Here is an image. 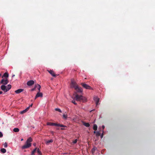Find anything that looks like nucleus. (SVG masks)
Returning <instances> with one entry per match:
<instances>
[{
	"mask_svg": "<svg viewBox=\"0 0 155 155\" xmlns=\"http://www.w3.org/2000/svg\"><path fill=\"white\" fill-rule=\"evenodd\" d=\"M3 136V134L2 133L0 132V137H2Z\"/></svg>",
	"mask_w": 155,
	"mask_h": 155,
	"instance_id": "32",
	"label": "nucleus"
},
{
	"mask_svg": "<svg viewBox=\"0 0 155 155\" xmlns=\"http://www.w3.org/2000/svg\"><path fill=\"white\" fill-rule=\"evenodd\" d=\"M94 100L96 102V106L98 104V103L99 101V98H98L96 96H95L94 97Z\"/></svg>",
	"mask_w": 155,
	"mask_h": 155,
	"instance_id": "7",
	"label": "nucleus"
},
{
	"mask_svg": "<svg viewBox=\"0 0 155 155\" xmlns=\"http://www.w3.org/2000/svg\"><path fill=\"white\" fill-rule=\"evenodd\" d=\"M37 85L36 87H37L38 89V92H40V88H41V87L40 85L38 84H37V85Z\"/></svg>",
	"mask_w": 155,
	"mask_h": 155,
	"instance_id": "17",
	"label": "nucleus"
},
{
	"mask_svg": "<svg viewBox=\"0 0 155 155\" xmlns=\"http://www.w3.org/2000/svg\"><path fill=\"white\" fill-rule=\"evenodd\" d=\"M71 87L74 88L78 92L81 93L82 91V88L78 87L77 83L73 80H71Z\"/></svg>",
	"mask_w": 155,
	"mask_h": 155,
	"instance_id": "1",
	"label": "nucleus"
},
{
	"mask_svg": "<svg viewBox=\"0 0 155 155\" xmlns=\"http://www.w3.org/2000/svg\"><path fill=\"white\" fill-rule=\"evenodd\" d=\"M1 76V74H0V77Z\"/></svg>",
	"mask_w": 155,
	"mask_h": 155,
	"instance_id": "42",
	"label": "nucleus"
},
{
	"mask_svg": "<svg viewBox=\"0 0 155 155\" xmlns=\"http://www.w3.org/2000/svg\"><path fill=\"white\" fill-rule=\"evenodd\" d=\"M53 141V140L51 139L50 140H48L46 142V143L47 144H48L52 142Z\"/></svg>",
	"mask_w": 155,
	"mask_h": 155,
	"instance_id": "19",
	"label": "nucleus"
},
{
	"mask_svg": "<svg viewBox=\"0 0 155 155\" xmlns=\"http://www.w3.org/2000/svg\"><path fill=\"white\" fill-rule=\"evenodd\" d=\"M36 87H37V85H35L34 88L31 89V91H34L35 90V89L36 88Z\"/></svg>",
	"mask_w": 155,
	"mask_h": 155,
	"instance_id": "31",
	"label": "nucleus"
},
{
	"mask_svg": "<svg viewBox=\"0 0 155 155\" xmlns=\"http://www.w3.org/2000/svg\"><path fill=\"white\" fill-rule=\"evenodd\" d=\"M47 124L48 125H50V126H57V124L54 123H52V122H48L47 123Z\"/></svg>",
	"mask_w": 155,
	"mask_h": 155,
	"instance_id": "11",
	"label": "nucleus"
},
{
	"mask_svg": "<svg viewBox=\"0 0 155 155\" xmlns=\"http://www.w3.org/2000/svg\"><path fill=\"white\" fill-rule=\"evenodd\" d=\"M97 126L96 124H94V125L93 129L95 131H96L97 130Z\"/></svg>",
	"mask_w": 155,
	"mask_h": 155,
	"instance_id": "18",
	"label": "nucleus"
},
{
	"mask_svg": "<svg viewBox=\"0 0 155 155\" xmlns=\"http://www.w3.org/2000/svg\"><path fill=\"white\" fill-rule=\"evenodd\" d=\"M8 82L7 78H6L5 79H2L1 81V83L4 85L7 84Z\"/></svg>",
	"mask_w": 155,
	"mask_h": 155,
	"instance_id": "6",
	"label": "nucleus"
},
{
	"mask_svg": "<svg viewBox=\"0 0 155 155\" xmlns=\"http://www.w3.org/2000/svg\"><path fill=\"white\" fill-rule=\"evenodd\" d=\"M97 149V148L96 147H94L92 149V153H94L95 152L96 150Z\"/></svg>",
	"mask_w": 155,
	"mask_h": 155,
	"instance_id": "24",
	"label": "nucleus"
},
{
	"mask_svg": "<svg viewBox=\"0 0 155 155\" xmlns=\"http://www.w3.org/2000/svg\"><path fill=\"white\" fill-rule=\"evenodd\" d=\"M81 85L83 87L86 89L90 90L92 89V88L91 87L86 84L82 83H81Z\"/></svg>",
	"mask_w": 155,
	"mask_h": 155,
	"instance_id": "5",
	"label": "nucleus"
},
{
	"mask_svg": "<svg viewBox=\"0 0 155 155\" xmlns=\"http://www.w3.org/2000/svg\"><path fill=\"white\" fill-rule=\"evenodd\" d=\"M33 145L35 146H36V144L35 143H34L33 144Z\"/></svg>",
	"mask_w": 155,
	"mask_h": 155,
	"instance_id": "35",
	"label": "nucleus"
},
{
	"mask_svg": "<svg viewBox=\"0 0 155 155\" xmlns=\"http://www.w3.org/2000/svg\"><path fill=\"white\" fill-rule=\"evenodd\" d=\"M34 83V81L33 80H30L27 82V85L28 86H31Z\"/></svg>",
	"mask_w": 155,
	"mask_h": 155,
	"instance_id": "9",
	"label": "nucleus"
},
{
	"mask_svg": "<svg viewBox=\"0 0 155 155\" xmlns=\"http://www.w3.org/2000/svg\"><path fill=\"white\" fill-rule=\"evenodd\" d=\"M11 85L10 84L8 85L7 86L5 85H2L1 87V89L5 92H7L11 88Z\"/></svg>",
	"mask_w": 155,
	"mask_h": 155,
	"instance_id": "3",
	"label": "nucleus"
},
{
	"mask_svg": "<svg viewBox=\"0 0 155 155\" xmlns=\"http://www.w3.org/2000/svg\"><path fill=\"white\" fill-rule=\"evenodd\" d=\"M48 71L53 77H55L56 74H55L54 72L52 70H50L49 71L48 70Z\"/></svg>",
	"mask_w": 155,
	"mask_h": 155,
	"instance_id": "10",
	"label": "nucleus"
},
{
	"mask_svg": "<svg viewBox=\"0 0 155 155\" xmlns=\"http://www.w3.org/2000/svg\"><path fill=\"white\" fill-rule=\"evenodd\" d=\"M64 129V128H61V130H63Z\"/></svg>",
	"mask_w": 155,
	"mask_h": 155,
	"instance_id": "40",
	"label": "nucleus"
},
{
	"mask_svg": "<svg viewBox=\"0 0 155 155\" xmlns=\"http://www.w3.org/2000/svg\"><path fill=\"white\" fill-rule=\"evenodd\" d=\"M15 76V75H14V74H13V75H12V78L13 77H14V76Z\"/></svg>",
	"mask_w": 155,
	"mask_h": 155,
	"instance_id": "39",
	"label": "nucleus"
},
{
	"mask_svg": "<svg viewBox=\"0 0 155 155\" xmlns=\"http://www.w3.org/2000/svg\"><path fill=\"white\" fill-rule=\"evenodd\" d=\"M23 140V139H22L21 140V141H22Z\"/></svg>",
	"mask_w": 155,
	"mask_h": 155,
	"instance_id": "41",
	"label": "nucleus"
},
{
	"mask_svg": "<svg viewBox=\"0 0 155 155\" xmlns=\"http://www.w3.org/2000/svg\"><path fill=\"white\" fill-rule=\"evenodd\" d=\"M57 126H58V127H66V126L64 125H62V124H57Z\"/></svg>",
	"mask_w": 155,
	"mask_h": 155,
	"instance_id": "21",
	"label": "nucleus"
},
{
	"mask_svg": "<svg viewBox=\"0 0 155 155\" xmlns=\"http://www.w3.org/2000/svg\"><path fill=\"white\" fill-rule=\"evenodd\" d=\"M97 132H96V131H94V134H96V133H97Z\"/></svg>",
	"mask_w": 155,
	"mask_h": 155,
	"instance_id": "38",
	"label": "nucleus"
},
{
	"mask_svg": "<svg viewBox=\"0 0 155 155\" xmlns=\"http://www.w3.org/2000/svg\"><path fill=\"white\" fill-rule=\"evenodd\" d=\"M102 128L103 129H104V126H102Z\"/></svg>",
	"mask_w": 155,
	"mask_h": 155,
	"instance_id": "37",
	"label": "nucleus"
},
{
	"mask_svg": "<svg viewBox=\"0 0 155 155\" xmlns=\"http://www.w3.org/2000/svg\"><path fill=\"white\" fill-rule=\"evenodd\" d=\"M96 136L97 137L100 136L101 135V133L98 131L97 132Z\"/></svg>",
	"mask_w": 155,
	"mask_h": 155,
	"instance_id": "25",
	"label": "nucleus"
},
{
	"mask_svg": "<svg viewBox=\"0 0 155 155\" xmlns=\"http://www.w3.org/2000/svg\"><path fill=\"white\" fill-rule=\"evenodd\" d=\"M37 152L38 153L39 155H41L42 154V153L41 151L39 150V149L38 148H37Z\"/></svg>",
	"mask_w": 155,
	"mask_h": 155,
	"instance_id": "23",
	"label": "nucleus"
},
{
	"mask_svg": "<svg viewBox=\"0 0 155 155\" xmlns=\"http://www.w3.org/2000/svg\"><path fill=\"white\" fill-rule=\"evenodd\" d=\"M33 105L32 104H31V105H30L29 107H28L27 108H28V110L30 108V107H32V106Z\"/></svg>",
	"mask_w": 155,
	"mask_h": 155,
	"instance_id": "33",
	"label": "nucleus"
},
{
	"mask_svg": "<svg viewBox=\"0 0 155 155\" xmlns=\"http://www.w3.org/2000/svg\"><path fill=\"white\" fill-rule=\"evenodd\" d=\"M63 116V118L64 119H67V114H64Z\"/></svg>",
	"mask_w": 155,
	"mask_h": 155,
	"instance_id": "27",
	"label": "nucleus"
},
{
	"mask_svg": "<svg viewBox=\"0 0 155 155\" xmlns=\"http://www.w3.org/2000/svg\"><path fill=\"white\" fill-rule=\"evenodd\" d=\"M55 110L56 111H58L61 113L62 112L61 110L59 108H55Z\"/></svg>",
	"mask_w": 155,
	"mask_h": 155,
	"instance_id": "26",
	"label": "nucleus"
},
{
	"mask_svg": "<svg viewBox=\"0 0 155 155\" xmlns=\"http://www.w3.org/2000/svg\"><path fill=\"white\" fill-rule=\"evenodd\" d=\"M23 91V89H20L15 91V92L16 94H19L21 92H22Z\"/></svg>",
	"mask_w": 155,
	"mask_h": 155,
	"instance_id": "12",
	"label": "nucleus"
},
{
	"mask_svg": "<svg viewBox=\"0 0 155 155\" xmlns=\"http://www.w3.org/2000/svg\"><path fill=\"white\" fill-rule=\"evenodd\" d=\"M51 133L52 134V135H54V131H51Z\"/></svg>",
	"mask_w": 155,
	"mask_h": 155,
	"instance_id": "34",
	"label": "nucleus"
},
{
	"mask_svg": "<svg viewBox=\"0 0 155 155\" xmlns=\"http://www.w3.org/2000/svg\"><path fill=\"white\" fill-rule=\"evenodd\" d=\"M19 130L18 128H15L13 129V131L15 132H19Z\"/></svg>",
	"mask_w": 155,
	"mask_h": 155,
	"instance_id": "20",
	"label": "nucleus"
},
{
	"mask_svg": "<svg viewBox=\"0 0 155 155\" xmlns=\"http://www.w3.org/2000/svg\"><path fill=\"white\" fill-rule=\"evenodd\" d=\"M103 137V135H102L101 136V137L102 138Z\"/></svg>",
	"mask_w": 155,
	"mask_h": 155,
	"instance_id": "43",
	"label": "nucleus"
},
{
	"mask_svg": "<svg viewBox=\"0 0 155 155\" xmlns=\"http://www.w3.org/2000/svg\"><path fill=\"white\" fill-rule=\"evenodd\" d=\"M83 125L86 127H88L90 126V124L88 123H83Z\"/></svg>",
	"mask_w": 155,
	"mask_h": 155,
	"instance_id": "16",
	"label": "nucleus"
},
{
	"mask_svg": "<svg viewBox=\"0 0 155 155\" xmlns=\"http://www.w3.org/2000/svg\"><path fill=\"white\" fill-rule=\"evenodd\" d=\"M28 110V108H27L26 109L24 110H23L21 111L20 112V113L21 114H23L25 112H26Z\"/></svg>",
	"mask_w": 155,
	"mask_h": 155,
	"instance_id": "14",
	"label": "nucleus"
},
{
	"mask_svg": "<svg viewBox=\"0 0 155 155\" xmlns=\"http://www.w3.org/2000/svg\"><path fill=\"white\" fill-rule=\"evenodd\" d=\"M77 141H78V140L77 139H76L75 140H74L73 142V143H74V144H75V143H77Z\"/></svg>",
	"mask_w": 155,
	"mask_h": 155,
	"instance_id": "29",
	"label": "nucleus"
},
{
	"mask_svg": "<svg viewBox=\"0 0 155 155\" xmlns=\"http://www.w3.org/2000/svg\"><path fill=\"white\" fill-rule=\"evenodd\" d=\"M75 98L77 101H81V100H83L84 99V98L83 96L81 95L78 94H76L75 95Z\"/></svg>",
	"mask_w": 155,
	"mask_h": 155,
	"instance_id": "4",
	"label": "nucleus"
},
{
	"mask_svg": "<svg viewBox=\"0 0 155 155\" xmlns=\"http://www.w3.org/2000/svg\"><path fill=\"white\" fill-rule=\"evenodd\" d=\"M32 141V139L31 137H30L27 140L25 144L21 148L24 149L28 148L31 146V143Z\"/></svg>",
	"mask_w": 155,
	"mask_h": 155,
	"instance_id": "2",
	"label": "nucleus"
},
{
	"mask_svg": "<svg viewBox=\"0 0 155 155\" xmlns=\"http://www.w3.org/2000/svg\"><path fill=\"white\" fill-rule=\"evenodd\" d=\"M37 148H35L31 152V155H34L35 153L37 151Z\"/></svg>",
	"mask_w": 155,
	"mask_h": 155,
	"instance_id": "15",
	"label": "nucleus"
},
{
	"mask_svg": "<svg viewBox=\"0 0 155 155\" xmlns=\"http://www.w3.org/2000/svg\"><path fill=\"white\" fill-rule=\"evenodd\" d=\"M3 77H5L6 78H8V74L7 72L5 73L2 76V78H3Z\"/></svg>",
	"mask_w": 155,
	"mask_h": 155,
	"instance_id": "13",
	"label": "nucleus"
},
{
	"mask_svg": "<svg viewBox=\"0 0 155 155\" xmlns=\"http://www.w3.org/2000/svg\"><path fill=\"white\" fill-rule=\"evenodd\" d=\"M7 143L6 142H5L4 144V147L5 148H6L7 147Z\"/></svg>",
	"mask_w": 155,
	"mask_h": 155,
	"instance_id": "28",
	"label": "nucleus"
},
{
	"mask_svg": "<svg viewBox=\"0 0 155 155\" xmlns=\"http://www.w3.org/2000/svg\"><path fill=\"white\" fill-rule=\"evenodd\" d=\"M42 96H43L42 93L38 92L35 96V100L37 98L39 97H42Z\"/></svg>",
	"mask_w": 155,
	"mask_h": 155,
	"instance_id": "8",
	"label": "nucleus"
},
{
	"mask_svg": "<svg viewBox=\"0 0 155 155\" xmlns=\"http://www.w3.org/2000/svg\"><path fill=\"white\" fill-rule=\"evenodd\" d=\"M2 91H0V94H2Z\"/></svg>",
	"mask_w": 155,
	"mask_h": 155,
	"instance_id": "36",
	"label": "nucleus"
},
{
	"mask_svg": "<svg viewBox=\"0 0 155 155\" xmlns=\"http://www.w3.org/2000/svg\"><path fill=\"white\" fill-rule=\"evenodd\" d=\"M71 102L72 103H73L75 105H76L77 104V103L75 102V101L74 100L72 101Z\"/></svg>",
	"mask_w": 155,
	"mask_h": 155,
	"instance_id": "30",
	"label": "nucleus"
},
{
	"mask_svg": "<svg viewBox=\"0 0 155 155\" xmlns=\"http://www.w3.org/2000/svg\"><path fill=\"white\" fill-rule=\"evenodd\" d=\"M0 151L3 153H5L6 152V150L4 148L1 149Z\"/></svg>",
	"mask_w": 155,
	"mask_h": 155,
	"instance_id": "22",
	"label": "nucleus"
}]
</instances>
